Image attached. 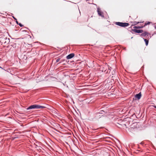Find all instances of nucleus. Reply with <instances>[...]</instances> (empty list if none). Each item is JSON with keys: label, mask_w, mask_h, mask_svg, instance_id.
Here are the masks:
<instances>
[{"label": "nucleus", "mask_w": 156, "mask_h": 156, "mask_svg": "<svg viewBox=\"0 0 156 156\" xmlns=\"http://www.w3.org/2000/svg\"><path fill=\"white\" fill-rule=\"evenodd\" d=\"M115 24L118 26L120 27H127L129 26V24L128 23H125V22H115Z\"/></svg>", "instance_id": "nucleus-1"}, {"label": "nucleus", "mask_w": 156, "mask_h": 156, "mask_svg": "<svg viewBox=\"0 0 156 156\" xmlns=\"http://www.w3.org/2000/svg\"><path fill=\"white\" fill-rule=\"evenodd\" d=\"M108 68V66L107 65H105L102 66L101 69H102L101 70L102 72H104L106 74L108 73V71H109V69H107Z\"/></svg>", "instance_id": "nucleus-2"}, {"label": "nucleus", "mask_w": 156, "mask_h": 156, "mask_svg": "<svg viewBox=\"0 0 156 156\" xmlns=\"http://www.w3.org/2000/svg\"><path fill=\"white\" fill-rule=\"evenodd\" d=\"M148 32H147L146 31H144L142 32V34L140 35L142 37H146L147 38V39H149L152 36H150L148 37Z\"/></svg>", "instance_id": "nucleus-3"}, {"label": "nucleus", "mask_w": 156, "mask_h": 156, "mask_svg": "<svg viewBox=\"0 0 156 156\" xmlns=\"http://www.w3.org/2000/svg\"><path fill=\"white\" fill-rule=\"evenodd\" d=\"M38 109V105L34 104L32 105H31L27 108V110H28L32 109Z\"/></svg>", "instance_id": "nucleus-4"}, {"label": "nucleus", "mask_w": 156, "mask_h": 156, "mask_svg": "<svg viewBox=\"0 0 156 156\" xmlns=\"http://www.w3.org/2000/svg\"><path fill=\"white\" fill-rule=\"evenodd\" d=\"M97 11L98 13V15L99 16H101L102 18H104L103 12L101 10V9L99 8H97Z\"/></svg>", "instance_id": "nucleus-5"}, {"label": "nucleus", "mask_w": 156, "mask_h": 156, "mask_svg": "<svg viewBox=\"0 0 156 156\" xmlns=\"http://www.w3.org/2000/svg\"><path fill=\"white\" fill-rule=\"evenodd\" d=\"M142 96L141 92H140L139 93L136 94L135 95V100H139L140 99Z\"/></svg>", "instance_id": "nucleus-6"}, {"label": "nucleus", "mask_w": 156, "mask_h": 156, "mask_svg": "<svg viewBox=\"0 0 156 156\" xmlns=\"http://www.w3.org/2000/svg\"><path fill=\"white\" fill-rule=\"evenodd\" d=\"M133 31L138 34L141 33L143 32V30L141 29L137 30V29L134 28Z\"/></svg>", "instance_id": "nucleus-7"}, {"label": "nucleus", "mask_w": 156, "mask_h": 156, "mask_svg": "<svg viewBox=\"0 0 156 156\" xmlns=\"http://www.w3.org/2000/svg\"><path fill=\"white\" fill-rule=\"evenodd\" d=\"M75 56V54L74 53H72L68 55L66 57V58L67 59H69L73 58Z\"/></svg>", "instance_id": "nucleus-8"}, {"label": "nucleus", "mask_w": 156, "mask_h": 156, "mask_svg": "<svg viewBox=\"0 0 156 156\" xmlns=\"http://www.w3.org/2000/svg\"><path fill=\"white\" fill-rule=\"evenodd\" d=\"M101 116L100 115V113L96 112L94 114V118L96 119H99L101 117Z\"/></svg>", "instance_id": "nucleus-9"}, {"label": "nucleus", "mask_w": 156, "mask_h": 156, "mask_svg": "<svg viewBox=\"0 0 156 156\" xmlns=\"http://www.w3.org/2000/svg\"><path fill=\"white\" fill-rule=\"evenodd\" d=\"M5 40L6 41L4 42V44H8L9 42H10V39L9 38L7 39L6 37L5 38Z\"/></svg>", "instance_id": "nucleus-10"}, {"label": "nucleus", "mask_w": 156, "mask_h": 156, "mask_svg": "<svg viewBox=\"0 0 156 156\" xmlns=\"http://www.w3.org/2000/svg\"><path fill=\"white\" fill-rule=\"evenodd\" d=\"M144 26H138L133 27V28H134L137 29H142V28H144Z\"/></svg>", "instance_id": "nucleus-11"}, {"label": "nucleus", "mask_w": 156, "mask_h": 156, "mask_svg": "<svg viewBox=\"0 0 156 156\" xmlns=\"http://www.w3.org/2000/svg\"><path fill=\"white\" fill-rule=\"evenodd\" d=\"M143 39H144V41H145V44L146 46H147L148 45V42H149V41L148 39L144 38H143Z\"/></svg>", "instance_id": "nucleus-12"}, {"label": "nucleus", "mask_w": 156, "mask_h": 156, "mask_svg": "<svg viewBox=\"0 0 156 156\" xmlns=\"http://www.w3.org/2000/svg\"><path fill=\"white\" fill-rule=\"evenodd\" d=\"M151 23H152V22H149V21L147 22L144 23V27H145L146 26H147V25H149Z\"/></svg>", "instance_id": "nucleus-13"}, {"label": "nucleus", "mask_w": 156, "mask_h": 156, "mask_svg": "<svg viewBox=\"0 0 156 156\" xmlns=\"http://www.w3.org/2000/svg\"><path fill=\"white\" fill-rule=\"evenodd\" d=\"M134 26V25H132L131 26L129 27L128 29V30L129 31H133V30H134V29H133L132 28V26Z\"/></svg>", "instance_id": "nucleus-14"}, {"label": "nucleus", "mask_w": 156, "mask_h": 156, "mask_svg": "<svg viewBox=\"0 0 156 156\" xmlns=\"http://www.w3.org/2000/svg\"><path fill=\"white\" fill-rule=\"evenodd\" d=\"M46 108V107L44 106H41L38 105V109L40 108Z\"/></svg>", "instance_id": "nucleus-15"}, {"label": "nucleus", "mask_w": 156, "mask_h": 156, "mask_svg": "<svg viewBox=\"0 0 156 156\" xmlns=\"http://www.w3.org/2000/svg\"><path fill=\"white\" fill-rule=\"evenodd\" d=\"M143 22H136L135 21H134L133 22V23H134V24L133 25H136L137 24L139 23H142Z\"/></svg>", "instance_id": "nucleus-16"}, {"label": "nucleus", "mask_w": 156, "mask_h": 156, "mask_svg": "<svg viewBox=\"0 0 156 156\" xmlns=\"http://www.w3.org/2000/svg\"><path fill=\"white\" fill-rule=\"evenodd\" d=\"M16 24L18 25H19V26L20 27H23V25L21 23H19L18 22V21L16 22Z\"/></svg>", "instance_id": "nucleus-17"}, {"label": "nucleus", "mask_w": 156, "mask_h": 156, "mask_svg": "<svg viewBox=\"0 0 156 156\" xmlns=\"http://www.w3.org/2000/svg\"><path fill=\"white\" fill-rule=\"evenodd\" d=\"M100 113V114H102L103 112H105L103 110H101L100 111V112H98Z\"/></svg>", "instance_id": "nucleus-18"}, {"label": "nucleus", "mask_w": 156, "mask_h": 156, "mask_svg": "<svg viewBox=\"0 0 156 156\" xmlns=\"http://www.w3.org/2000/svg\"><path fill=\"white\" fill-rule=\"evenodd\" d=\"M11 46L13 47L14 48H16V44H12L11 45Z\"/></svg>", "instance_id": "nucleus-19"}, {"label": "nucleus", "mask_w": 156, "mask_h": 156, "mask_svg": "<svg viewBox=\"0 0 156 156\" xmlns=\"http://www.w3.org/2000/svg\"><path fill=\"white\" fill-rule=\"evenodd\" d=\"M12 17L15 20V21L16 22H16L18 21H17V19L13 16H12Z\"/></svg>", "instance_id": "nucleus-20"}, {"label": "nucleus", "mask_w": 156, "mask_h": 156, "mask_svg": "<svg viewBox=\"0 0 156 156\" xmlns=\"http://www.w3.org/2000/svg\"><path fill=\"white\" fill-rule=\"evenodd\" d=\"M60 58H58L56 60V62H58L60 60Z\"/></svg>", "instance_id": "nucleus-21"}, {"label": "nucleus", "mask_w": 156, "mask_h": 156, "mask_svg": "<svg viewBox=\"0 0 156 156\" xmlns=\"http://www.w3.org/2000/svg\"><path fill=\"white\" fill-rule=\"evenodd\" d=\"M111 69H112L111 67H109L108 66V68L107 69H109V71H108V73H109L110 72Z\"/></svg>", "instance_id": "nucleus-22"}, {"label": "nucleus", "mask_w": 156, "mask_h": 156, "mask_svg": "<svg viewBox=\"0 0 156 156\" xmlns=\"http://www.w3.org/2000/svg\"><path fill=\"white\" fill-rule=\"evenodd\" d=\"M65 61V60H61L59 63H63Z\"/></svg>", "instance_id": "nucleus-23"}, {"label": "nucleus", "mask_w": 156, "mask_h": 156, "mask_svg": "<svg viewBox=\"0 0 156 156\" xmlns=\"http://www.w3.org/2000/svg\"><path fill=\"white\" fill-rule=\"evenodd\" d=\"M115 73V71H114V70L113 72H112V75H113V74L114 73V74Z\"/></svg>", "instance_id": "nucleus-24"}, {"label": "nucleus", "mask_w": 156, "mask_h": 156, "mask_svg": "<svg viewBox=\"0 0 156 156\" xmlns=\"http://www.w3.org/2000/svg\"><path fill=\"white\" fill-rule=\"evenodd\" d=\"M51 127V128H52V129H55V128H54V127H51H51Z\"/></svg>", "instance_id": "nucleus-25"}, {"label": "nucleus", "mask_w": 156, "mask_h": 156, "mask_svg": "<svg viewBox=\"0 0 156 156\" xmlns=\"http://www.w3.org/2000/svg\"><path fill=\"white\" fill-rule=\"evenodd\" d=\"M148 36H149V35H151V34L149 33L148 32Z\"/></svg>", "instance_id": "nucleus-26"}, {"label": "nucleus", "mask_w": 156, "mask_h": 156, "mask_svg": "<svg viewBox=\"0 0 156 156\" xmlns=\"http://www.w3.org/2000/svg\"><path fill=\"white\" fill-rule=\"evenodd\" d=\"M153 107L155 108H156V106L155 105H154V106Z\"/></svg>", "instance_id": "nucleus-27"}, {"label": "nucleus", "mask_w": 156, "mask_h": 156, "mask_svg": "<svg viewBox=\"0 0 156 156\" xmlns=\"http://www.w3.org/2000/svg\"><path fill=\"white\" fill-rule=\"evenodd\" d=\"M25 28L27 29H29V28L27 27H25Z\"/></svg>", "instance_id": "nucleus-28"}, {"label": "nucleus", "mask_w": 156, "mask_h": 156, "mask_svg": "<svg viewBox=\"0 0 156 156\" xmlns=\"http://www.w3.org/2000/svg\"><path fill=\"white\" fill-rule=\"evenodd\" d=\"M0 68H1V69H3V68H2L1 66H0Z\"/></svg>", "instance_id": "nucleus-29"}, {"label": "nucleus", "mask_w": 156, "mask_h": 156, "mask_svg": "<svg viewBox=\"0 0 156 156\" xmlns=\"http://www.w3.org/2000/svg\"><path fill=\"white\" fill-rule=\"evenodd\" d=\"M105 115H102V116H103V117H104V116H105Z\"/></svg>", "instance_id": "nucleus-30"}, {"label": "nucleus", "mask_w": 156, "mask_h": 156, "mask_svg": "<svg viewBox=\"0 0 156 156\" xmlns=\"http://www.w3.org/2000/svg\"><path fill=\"white\" fill-rule=\"evenodd\" d=\"M97 129H94V130H97Z\"/></svg>", "instance_id": "nucleus-31"}, {"label": "nucleus", "mask_w": 156, "mask_h": 156, "mask_svg": "<svg viewBox=\"0 0 156 156\" xmlns=\"http://www.w3.org/2000/svg\"><path fill=\"white\" fill-rule=\"evenodd\" d=\"M63 85H64V86H66V85L64 83H63Z\"/></svg>", "instance_id": "nucleus-32"}, {"label": "nucleus", "mask_w": 156, "mask_h": 156, "mask_svg": "<svg viewBox=\"0 0 156 156\" xmlns=\"http://www.w3.org/2000/svg\"><path fill=\"white\" fill-rule=\"evenodd\" d=\"M117 124H118L119 125H120L119 123H117Z\"/></svg>", "instance_id": "nucleus-33"}, {"label": "nucleus", "mask_w": 156, "mask_h": 156, "mask_svg": "<svg viewBox=\"0 0 156 156\" xmlns=\"http://www.w3.org/2000/svg\"><path fill=\"white\" fill-rule=\"evenodd\" d=\"M25 31V30H23L22 31Z\"/></svg>", "instance_id": "nucleus-34"}]
</instances>
